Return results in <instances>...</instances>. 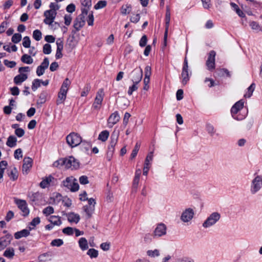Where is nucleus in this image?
Here are the masks:
<instances>
[{"instance_id": "obj_55", "label": "nucleus", "mask_w": 262, "mask_h": 262, "mask_svg": "<svg viewBox=\"0 0 262 262\" xmlns=\"http://www.w3.org/2000/svg\"><path fill=\"white\" fill-rule=\"evenodd\" d=\"M94 18L93 12H91L89 14L88 16L87 17V18H86V21L88 22V25L89 26H93L94 24Z\"/></svg>"}, {"instance_id": "obj_50", "label": "nucleus", "mask_w": 262, "mask_h": 262, "mask_svg": "<svg viewBox=\"0 0 262 262\" xmlns=\"http://www.w3.org/2000/svg\"><path fill=\"white\" fill-rule=\"evenodd\" d=\"M23 46L26 48H29L30 47L31 40L28 36H25L23 38Z\"/></svg>"}, {"instance_id": "obj_26", "label": "nucleus", "mask_w": 262, "mask_h": 262, "mask_svg": "<svg viewBox=\"0 0 262 262\" xmlns=\"http://www.w3.org/2000/svg\"><path fill=\"white\" fill-rule=\"evenodd\" d=\"M68 220L70 223H78L80 220V216L74 212H70L67 214Z\"/></svg>"}, {"instance_id": "obj_61", "label": "nucleus", "mask_w": 262, "mask_h": 262, "mask_svg": "<svg viewBox=\"0 0 262 262\" xmlns=\"http://www.w3.org/2000/svg\"><path fill=\"white\" fill-rule=\"evenodd\" d=\"M140 18L139 14H133L130 18V21L134 23H137L139 21Z\"/></svg>"}, {"instance_id": "obj_29", "label": "nucleus", "mask_w": 262, "mask_h": 262, "mask_svg": "<svg viewBox=\"0 0 262 262\" xmlns=\"http://www.w3.org/2000/svg\"><path fill=\"white\" fill-rule=\"evenodd\" d=\"M78 245L82 251H85L88 249L89 245L87 239L85 237H81L78 241Z\"/></svg>"}, {"instance_id": "obj_25", "label": "nucleus", "mask_w": 262, "mask_h": 262, "mask_svg": "<svg viewBox=\"0 0 262 262\" xmlns=\"http://www.w3.org/2000/svg\"><path fill=\"white\" fill-rule=\"evenodd\" d=\"M85 22V19L78 16L74 21L73 26L77 31H79L84 25Z\"/></svg>"}, {"instance_id": "obj_57", "label": "nucleus", "mask_w": 262, "mask_h": 262, "mask_svg": "<svg viewBox=\"0 0 262 262\" xmlns=\"http://www.w3.org/2000/svg\"><path fill=\"white\" fill-rule=\"evenodd\" d=\"M4 63L5 66H6L7 67L10 68H12L14 67L16 64V62H15L14 61H9L7 59H5L4 61Z\"/></svg>"}, {"instance_id": "obj_13", "label": "nucleus", "mask_w": 262, "mask_h": 262, "mask_svg": "<svg viewBox=\"0 0 262 262\" xmlns=\"http://www.w3.org/2000/svg\"><path fill=\"white\" fill-rule=\"evenodd\" d=\"M56 14V12H54L50 10H46L44 12V16L46 18L44 19L43 22L47 25H51L53 23Z\"/></svg>"}, {"instance_id": "obj_63", "label": "nucleus", "mask_w": 262, "mask_h": 262, "mask_svg": "<svg viewBox=\"0 0 262 262\" xmlns=\"http://www.w3.org/2000/svg\"><path fill=\"white\" fill-rule=\"evenodd\" d=\"M49 65V61L47 57L45 58L41 64L39 66L45 70L47 69Z\"/></svg>"}, {"instance_id": "obj_21", "label": "nucleus", "mask_w": 262, "mask_h": 262, "mask_svg": "<svg viewBox=\"0 0 262 262\" xmlns=\"http://www.w3.org/2000/svg\"><path fill=\"white\" fill-rule=\"evenodd\" d=\"M153 154H154V151H150V152L148 153V154L147 155V156L145 159V164H144V168H143V175H145V176L147 175L148 170L150 168V162L152 160Z\"/></svg>"}, {"instance_id": "obj_22", "label": "nucleus", "mask_w": 262, "mask_h": 262, "mask_svg": "<svg viewBox=\"0 0 262 262\" xmlns=\"http://www.w3.org/2000/svg\"><path fill=\"white\" fill-rule=\"evenodd\" d=\"M56 43L57 45V50L55 57L56 59H60L62 57V50L63 48V42L61 39L58 38L57 39Z\"/></svg>"}, {"instance_id": "obj_14", "label": "nucleus", "mask_w": 262, "mask_h": 262, "mask_svg": "<svg viewBox=\"0 0 262 262\" xmlns=\"http://www.w3.org/2000/svg\"><path fill=\"white\" fill-rule=\"evenodd\" d=\"M215 52L214 51H211L209 52L208 59L206 61V66L209 71H212L215 69Z\"/></svg>"}, {"instance_id": "obj_32", "label": "nucleus", "mask_w": 262, "mask_h": 262, "mask_svg": "<svg viewBox=\"0 0 262 262\" xmlns=\"http://www.w3.org/2000/svg\"><path fill=\"white\" fill-rule=\"evenodd\" d=\"M15 255L14 249L12 247L6 249L4 251L3 255L9 259H12Z\"/></svg>"}, {"instance_id": "obj_45", "label": "nucleus", "mask_w": 262, "mask_h": 262, "mask_svg": "<svg viewBox=\"0 0 262 262\" xmlns=\"http://www.w3.org/2000/svg\"><path fill=\"white\" fill-rule=\"evenodd\" d=\"M54 210L53 207L51 206H48L43 209L42 213L46 216H48L54 213Z\"/></svg>"}, {"instance_id": "obj_28", "label": "nucleus", "mask_w": 262, "mask_h": 262, "mask_svg": "<svg viewBox=\"0 0 262 262\" xmlns=\"http://www.w3.org/2000/svg\"><path fill=\"white\" fill-rule=\"evenodd\" d=\"M31 230L27 229H23L21 231H17L14 234V237L15 239H19L21 237H27L30 234Z\"/></svg>"}, {"instance_id": "obj_6", "label": "nucleus", "mask_w": 262, "mask_h": 262, "mask_svg": "<svg viewBox=\"0 0 262 262\" xmlns=\"http://www.w3.org/2000/svg\"><path fill=\"white\" fill-rule=\"evenodd\" d=\"M66 141L68 144L73 148L81 143L82 138L78 134L73 132L67 136Z\"/></svg>"}, {"instance_id": "obj_40", "label": "nucleus", "mask_w": 262, "mask_h": 262, "mask_svg": "<svg viewBox=\"0 0 262 262\" xmlns=\"http://www.w3.org/2000/svg\"><path fill=\"white\" fill-rule=\"evenodd\" d=\"M86 254L91 258H96L98 255V251L93 248L90 249L87 251Z\"/></svg>"}, {"instance_id": "obj_9", "label": "nucleus", "mask_w": 262, "mask_h": 262, "mask_svg": "<svg viewBox=\"0 0 262 262\" xmlns=\"http://www.w3.org/2000/svg\"><path fill=\"white\" fill-rule=\"evenodd\" d=\"M143 73L141 68H135L130 73V78L133 82L139 83L142 78Z\"/></svg>"}, {"instance_id": "obj_1", "label": "nucleus", "mask_w": 262, "mask_h": 262, "mask_svg": "<svg viewBox=\"0 0 262 262\" xmlns=\"http://www.w3.org/2000/svg\"><path fill=\"white\" fill-rule=\"evenodd\" d=\"M119 136V133L118 131L116 132L114 130L111 135L110 142L107 147V151L106 152V159L110 161L113 156L115 147L116 145Z\"/></svg>"}, {"instance_id": "obj_12", "label": "nucleus", "mask_w": 262, "mask_h": 262, "mask_svg": "<svg viewBox=\"0 0 262 262\" xmlns=\"http://www.w3.org/2000/svg\"><path fill=\"white\" fill-rule=\"evenodd\" d=\"M64 166L67 168L77 169L79 167V162L73 157L63 159Z\"/></svg>"}, {"instance_id": "obj_49", "label": "nucleus", "mask_w": 262, "mask_h": 262, "mask_svg": "<svg viewBox=\"0 0 262 262\" xmlns=\"http://www.w3.org/2000/svg\"><path fill=\"white\" fill-rule=\"evenodd\" d=\"M21 39V35L19 33H15L12 37L11 40L15 43H18Z\"/></svg>"}, {"instance_id": "obj_56", "label": "nucleus", "mask_w": 262, "mask_h": 262, "mask_svg": "<svg viewBox=\"0 0 262 262\" xmlns=\"http://www.w3.org/2000/svg\"><path fill=\"white\" fill-rule=\"evenodd\" d=\"M51 46L50 44L46 43L43 47V52L45 54H49L51 53Z\"/></svg>"}, {"instance_id": "obj_18", "label": "nucleus", "mask_w": 262, "mask_h": 262, "mask_svg": "<svg viewBox=\"0 0 262 262\" xmlns=\"http://www.w3.org/2000/svg\"><path fill=\"white\" fill-rule=\"evenodd\" d=\"M13 237L11 234L7 233L5 236L0 238V249H4L7 246H8L12 239Z\"/></svg>"}, {"instance_id": "obj_53", "label": "nucleus", "mask_w": 262, "mask_h": 262, "mask_svg": "<svg viewBox=\"0 0 262 262\" xmlns=\"http://www.w3.org/2000/svg\"><path fill=\"white\" fill-rule=\"evenodd\" d=\"M106 5L105 1H99L94 6L95 9H99L104 8Z\"/></svg>"}, {"instance_id": "obj_52", "label": "nucleus", "mask_w": 262, "mask_h": 262, "mask_svg": "<svg viewBox=\"0 0 262 262\" xmlns=\"http://www.w3.org/2000/svg\"><path fill=\"white\" fill-rule=\"evenodd\" d=\"M14 158L17 160H19L23 157V151L21 149L18 148L16 149L14 153Z\"/></svg>"}, {"instance_id": "obj_62", "label": "nucleus", "mask_w": 262, "mask_h": 262, "mask_svg": "<svg viewBox=\"0 0 262 262\" xmlns=\"http://www.w3.org/2000/svg\"><path fill=\"white\" fill-rule=\"evenodd\" d=\"M147 38L146 35H143L140 40L139 45L141 47H144L146 45Z\"/></svg>"}, {"instance_id": "obj_37", "label": "nucleus", "mask_w": 262, "mask_h": 262, "mask_svg": "<svg viewBox=\"0 0 262 262\" xmlns=\"http://www.w3.org/2000/svg\"><path fill=\"white\" fill-rule=\"evenodd\" d=\"M109 135V132L107 130H103L99 134L98 139L102 142H105L107 140Z\"/></svg>"}, {"instance_id": "obj_5", "label": "nucleus", "mask_w": 262, "mask_h": 262, "mask_svg": "<svg viewBox=\"0 0 262 262\" xmlns=\"http://www.w3.org/2000/svg\"><path fill=\"white\" fill-rule=\"evenodd\" d=\"M62 183L64 187L72 192H76L79 190V186L77 180L73 176L67 177Z\"/></svg>"}, {"instance_id": "obj_47", "label": "nucleus", "mask_w": 262, "mask_h": 262, "mask_svg": "<svg viewBox=\"0 0 262 262\" xmlns=\"http://www.w3.org/2000/svg\"><path fill=\"white\" fill-rule=\"evenodd\" d=\"M133 84L132 86H129L127 91V94L128 95L130 96L132 95L133 93L138 90V84L135 82H133Z\"/></svg>"}, {"instance_id": "obj_27", "label": "nucleus", "mask_w": 262, "mask_h": 262, "mask_svg": "<svg viewBox=\"0 0 262 262\" xmlns=\"http://www.w3.org/2000/svg\"><path fill=\"white\" fill-rule=\"evenodd\" d=\"M28 78L26 74L20 73L14 78V82L17 85L20 84Z\"/></svg>"}, {"instance_id": "obj_42", "label": "nucleus", "mask_w": 262, "mask_h": 262, "mask_svg": "<svg viewBox=\"0 0 262 262\" xmlns=\"http://www.w3.org/2000/svg\"><path fill=\"white\" fill-rule=\"evenodd\" d=\"M254 89H255V84L254 83H252L248 88V91L245 94L244 96L245 97H248V98L250 97L252 95V93L254 90Z\"/></svg>"}, {"instance_id": "obj_20", "label": "nucleus", "mask_w": 262, "mask_h": 262, "mask_svg": "<svg viewBox=\"0 0 262 262\" xmlns=\"http://www.w3.org/2000/svg\"><path fill=\"white\" fill-rule=\"evenodd\" d=\"M120 118V116L119 115L118 112H115L112 113L107 120L108 127L110 128L112 127L119 121Z\"/></svg>"}, {"instance_id": "obj_24", "label": "nucleus", "mask_w": 262, "mask_h": 262, "mask_svg": "<svg viewBox=\"0 0 262 262\" xmlns=\"http://www.w3.org/2000/svg\"><path fill=\"white\" fill-rule=\"evenodd\" d=\"M191 72L189 73L188 69L182 68L181 77L182 78V82L183 84L185 85L189 80Z\"/></svg>"}, {"instance_id": "obj_58", "label": "nucleus", "mask_w": 262, "mask_h": 262, "mask_svg": "<svg viewBox=\"0 0 262 262\" xmlns=\"http://www.w3.org/2000/svg\"><path fill=\"white\" fill-rule=\"evenodd\" d=\"M79 182L82 185H85L89 183L88 177L86 176H82L79 178Z\"/></svg>"}, {"instance_id": "obj_54", "label": "nucleus", "mask_w": 262, "mask_h": 262, "mask_svg": "<svg viewBox=\"0 0 262 262\" xmlns=\"http://www.w3.org/2000/svg\"><path fill=\"white\" fill-rule=\"evenodd\" d=\"M89 8H81V13L78 16L82 18L83 19L85 20V18L86 16H88V12Z\"/></svg>"}, {"instance_id": "obj_19", "label": "nucleus", "mask_w": 262, "mask_h": 262, "mask_svg": "<svg viewBox=\"0 0 262 262\" xmlns=\"http://www.w3.org/2000/svg\"><path fill=\"white\" fill-rule=\"evenodd\" d=\"M56 181V179L51 175H50L48 177L43 179L40 183L39 185L41 188H46L48 187L51 184L53 185L54 184Z\"/></svg>"}, {"instance_id": "obj_46", "label": "nucleus", "mask_w": 262, "mask_h": 262, "mask_svg": "<svg viewBox=\"0 0 262 262\" xmlns=\"http://www.w3.org/2000/svg\"><path fill=\"white\" fill-rule=\"evenodd\" d=\"M140 147V144L137 143L130 155V158L133 159L137 156Z\"/></svg>"}, {"instance_id": "obj_8", "label": "nucleus", "mask_w": 262, "mask_h": 262, "mask_svg": "<svg viewBox=\"0 0 262 262\" xmlns=\"http://www.w3.org/2000/svg\"><path fill=\"white\" fill-rule=\"evenodd\" d=\"M14 201L18 208L21 210L22 215L24 216H27L29 214L30 211L28 207L27 202L25 200L16 198L14 199Z\"/></svg>"}, {"instance_id": "obj_2", "label": "nucleus", "mask_w": 262, "mask_h": 262, "mask_svg": "<svg viewBox=\"0 0 262 262\" xmlns=\"http://www.w3.org/2000/svg\"><path fill=\"white\" fill-rule=\"evenodd\" d=\"M71 84V81L69 78H67L63 82L60 88V91L58 94V98L56 100L57 105H59L64 102L67 97V94L69 88Z\"/></svg>"}, {"instance_id": "obj_15", "label": "nucleus", "mask_w": 262, "mask_h": 262, "mask_svg": "<svg viewBox=\"0 0 262 262\" xmlns=\"http://www.w3.org/2000/svg\"><path fill=\"white\" fill-rule=\"evenodd\" d=\"M167 227L163 223L158 224L154 231L155 237H161L166 234Z\"/></svg>"}, {"instance_id": "obj_39", "label": "nucleus", "mask_w": 262, "mask_h": 262, "mask_svg": "<svg viewBox=\"0 0 262 262\" xmlns=\"http://www.w3.org/2000/svg\"><path fill=\"white\" fill-rule=\"evenodd\" d=\"M40 222V220L39 217L34 218L32 221L30 223V226L29 228L30 230H31L34 228V227L38 225Z\"/></svg>"}, {"instance_id": "obj_60", "label": "nucleus", "mask_w": 262, "mask_h": 262, "mask_svg": "<svg viewBox=\"0 0 262 262\" xmlns=\"http://www.w3.org/2000/svg\"><path fill=\"white\" fill-rule=\"evenodd\" d=\"M201 1L204 8L209 9L211 7V4L210 0H201Z\"/></svg>"}, {"instance_id": "obj_38", "label": "nucleus", "mask_w": 262, "mask_h": 262, "mask_svg": "<svg viewBox=\"0 0 262 262\" xmlns=\"http://www.w3.org/2000/svg\"><path fill=\"white\" fill-rule=\"evenodd\" d=\"M21 61L26 64H31L33 62V59L30 55L25 54L21 56Z\"/></svg>"}, {"instance_id": "obj_34", "label": "nucleus", "mask_w": 262, "mask_h": 262, "mask_svg": "<svg viewBox=\"0 0 262 262\" xmlns=\"http://www.w3.org/2000/svg\"><path fill=\"white\" fill-rule=\"evenodd\" d=\"M17 139L13 136H10L7 139L6 145L10 147H13L16 146Z\"/></svg>"}, {"instance_id": "obj_41", "label": "nucleus", "mask_w": 262, "mask_h": 262, "mask_svg": "<svg viewBox=\"0 0 262 262\" xmlns=\"http://www.w3.org/2000/svg\"><path fill=\"white\" fill-rule=\"evenodd\" d=\"M42 80L39 79H35L32 82V90L35 91L41 85Z\"/></svg>"}, {"instance_id": "obj_51", "label": "nucleus", "mask_w": 262, "mask_h": 262, "mask_svg": "<svg viewBox=\"0 0 262 262\" xmlns=\"http://www.w3.org/2000/svg\"><path fill=\"white\" fill-rule=\"evenodd\" d=\"M63 244V242L62 239L59 238L54 239L51 243V246L55 247H60Z\"/></svg>"}, {"instance_id": "obj_7", "label": "nucleus", "mask_w": 262, "mask_h": 262, "mask_svg": "<svg viewBox=\"0 0 262 262\" xmlns=\"http://www.w3.org/2000/svg\"><path fill=\"white\" fill-rule=\"evenodd\" d=\"M244 102L241 100L236 102L233 106L231 107V113L232 117L237 120H241L244 118V116H239L237 113L241 111L244 106Z\"/></svg>"}, {"instance_id": "obj_44", "label": "nucleus", "mask_w": 262, "mask_h": 262, "mask_svg": "<svg viewBox=\"0 0 262 262\" xmlns=\"http://www.w3.org/2000/svg\"><path fill=\"white\" fill-rule=\"evenodd\" d=\"M33 37L37 41L40 40L42 38V33L39 30H35L33 32Z\"/></svg>"}, {"instance_id": "obj_35", "label": "nucleus", "mask_w": 262, "mask_h": 262, "mask_svg": "<svg viewBox=\"0 0 262 262\" xmlns=\"http://www.w3.org/2000/svg\"><path fill=\"white\" fill-rule=\"evenodd\" d=\"M8 176L12 180H16L18 178V176L17 169L15 167H13L8 173Z\"/></svg>"}, {"instance_id": "obj_10", "label": "nucleus", "mask_w": 262, "mask_h": 262, "mask_svg": "<svg viewBox=\"0 0 262 262\" xmlns=\"http://www.w3.org/2000/svg\"><path fill=\"white\" fill-rule=\"evenodd\" d=\"M104 92L102 89H99L96 94L93 107L95 110H99L104 97Z\"/></svg>"}, {"instance_id": "obj_36", "label": "nucleus", "mask_w": 262, "mask_h": 262, "mask_svg": "<svg viewBox=\"0 0 262 262\" xmlns=\"http://www.w3.org/2000/svg\"><path fill=\"white\" fill-rule=\"evenodd\" d=\"M206 129L208 134L211 137H213L216 134V129L210 123L206 124Z\"/></svg>"}, {"instance_id": "obj_30", "label": "nucleus", "mask_w": 262, "mask_h": 262, "mask_svg": "<svg viewBox=\"0 0 262 262\" xmlns=\"http://www.w3.org/2000/svg\"><path fill=\"white\" fill-rule=\"evenodd\" d=\"M48 220L54 226H59L62 223L61 217L59 216L51 215Z\"/></svg>"}, {"instance_id": "obj_48", "label": "nucleus", "mask_w": 262, "mask_h": 262, "mask_svg": "<svg viewBox=\"0 0 262 262\" xmlns=\"http://www.w3.org/2000/svg\"><path fill=\"white\" fill-rule=\"evenodd\" d=\"M147 254L150 257H155L156 256H159L160 253L158 250L155 249L154 250H148L147 251Z\"/></svg>"}, {"instance_id": "obj_31", "label": "nucleus", "mask_w": 262, "mask_h": 262, "mask_svg": "<svg viewBox=\"0 0 262 262\" xmlns=\"http://www.w3.org/2000/svg\"><path fill=\"white\" fill-rule=\"evenodd\" d=\"M83 211L85 212L88 219L91 217L95 208L94 206L85 205L83 207Z\"/></svg>"}, {"instance_id": "obj_3", "label": "nucleus", "mask_w": 262, "mask_h": 262, "mask_svg": "<svg viewBox=\"0 0 262 262\" xmlns=\"http://www.w3.org/2000/svg\"><path fill=\"white\" fill-rule=\"evenodd\" d=\"M221 215L218 212H213L210 214L202 223L204 229H208L214 226L221 219Z\"/></svg>"}, {"instance_id": "obj_59", "label": "nucleus", "mask_w": 262, "mask_h": 262, "mask_svg": "<svg viewBox=\"0 0 262 262\" xmlns=\"http://www.w3.org/2000/svg\"><path fill=\"white\" fill-rule=\"evenodd\" d=\"M151 74V67L149 66H146L145 68V77L147 78H150Z\"/></svg>"}, {"instance_id": "obj_23", "label": "nucleus", "mask_w": 262, "mask_h": 262, "mask_svg": "<svg viewBox=\"0 0 262 262\" xmlns=\"http://www.w3.org/2000/svg\"><path fill=\"white\" fill-rule=\"evenodd\" d=\"M28 196L31 202L35 203H39L41 202L43 198L42 194L39 192L30 193Z\"/></svg>"}, {"instance_id": "obj_4", "label": "nucleus", "mask_w": 262, "mask_h": 262, "mask_svg": "<svg viewBox=\"0 0 262 262\" xmlns=\"http://www.w3.org/2000/svg\"><path fill=\"white\" fill-rule=\"evenodd\" d=\"M262 188V176L254 174V178L251 180L250 192L254 195L259 192Z\"/></svg>"}, {"instance_id": "obj_11", "label": "nucleus", "mask_w": 262, "mask_h": 262, "mask_svg": "<svg viewBox=\"0 0 262 262\" xmlns=\"http://www.w3.org/2000/svg\"><path fill=\"white\" fill-rule=\"evenodd\" d=\"M194 215V213L192 209L187 208L182 212L180 219L182 222L187 223L193 219Z\"/></svg>"}, {"instance_id": "obj_17", "label": "nucleus", "mask_w": 262, "mask_h": 262, "mask_svg": "<svg viewBox=\"0 0 262 262\" xmlns=\"http://www.w3.org/2000/svg\"><path fill=\"white\" fill-rule=\"evenodd\" d=\"M170 12L169 9L167 7L166 8V11L165 14V31L164 32V45H166V40L168 36V28L170 24Z\"/></svg>"}, {"instance_id": "obj_43", "label": "nucleus", "mask_w": 262, "mask_h": 262, "mask_svg": "<svg viewBox=\"0 0 262 262\" xmlns=\"http://www.w3.org/2000/svg\"><path fill=\"white\" fill-rule=\"evenodd\" d=\"M250 26L253 30L256 31L257 32L261 31L262 28L260 26V25L256 23V21H252L250 23Z\"/></svg>"}, {"instance_id": "obj_64", "label": "nucleus", "mask_w": 262, "mask_h": 262, "mask_svg": "<svg viewBox=\"0 0 262 262\" xmlns=\"http://www.w3.org/2000/svg\"><path fill=\"white\" fill-rule=\"evenodd\" d=\"M177 262H194V260L189 257H184L178 259Z\"/></svg>"}, {"instance_id": "obj_16", "label": "nucleus", "mask_w": 262, "mask_h": 262, "mask_svg": "<svg viewBox=\"0 0 262 262\" xmlns=\"http://www.w3.org/2000/svg\"><path fill=\"white\" fill-rule=\"evenodd\" d=\"M33 160L30 157H25L23 160L22 171L24 174H27L32 166Z\"/></svg>"}, {"instance_id": "obj_33", "label": "nucleus", "mask_w": 262, "mask_h": 262, "mask_svg": "<svg viewBox=\"0 0 262 262\" xmlns=\"http://www.w3.org/2000/svg\"><path fill=\"white\" fill-rule=\"evenodd\" d=\"M47 93L46 92H42L39 96V99L37 100L36 104L38 106H41V105L45 103L47 99Z\"/></svg>"}]
</instances>
